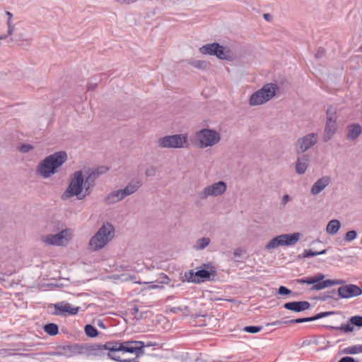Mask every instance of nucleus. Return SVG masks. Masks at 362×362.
Returning <instances> with one entry per match:
<instances>
[{
  "label": "nucleus",
  "mask_w": 362,
  "mask_h": 362,
  "mask_svg": "<svg viewBox=\"0 0 362 362\" xmlns=\"http://www.w3.org/2000/svg\"><path fill=\"white\" fill-rule=\"evenodd\" d=\"M66 160L67 154L65 151H60L50 154L39 162L35 173L44 179H48L59 172Z\"/></svg>",
  "instance_id": "nucleus-3"
},
{
  "label": "nucleus",
  "mask_w": 362,
  "mask_h": 362,
  "mask_svg": "<svg viewBox=\"0 0 362 362\" xmlns=\"http://www.w3.org/2000/svg\"><path fill=\"white\" fill-rule=\"evenodd\" d=\"M211 243V239L208 237H203L198 239L193 245V249L197 251L205 249Z\"/></svg>",
  "instance_id": "nucleus-24"
},
{
  "label": "nucleus",
  "mask_w": 362,
  "mask_h": 362,
  "mask_svg": "<svg viewBox=\"0 0 362 362\" xmlns=\"http://www.w3.org/2000/svg\"><path fill=\"white\" fill-rule=\"evenodd\" d=\"M343 352L346 354H356L362 353V345H355L346 347Z\"/></svg>",
  "instance_id": "nucleus-27"
},
{
  "label": "nucleus",
  "mask_w": 362,
  "mask_h": 362,
  "mask_svg": "<svg viewBox=\"0 0 362 362\" xmlns=\"http://www.w3.org/2000/svg\"><path fill=\"white\" fill-rule=\"evenodd\" d=\"M264 18L266 21H270V20H271L272 16H271V15H270V14H269V13H265V14H264Z\"/></svg>",
  "instance_id": "nucleus-46"
},
{
  "label": "nucleus",
  "mask_w": 362,
  "mask_h": 362,
  "mask_svg": "<svg viewBox=\"0 0 362 362\" xmlns=\"http://www.w3.org/2000/svg\"><path fill=\"white\" fill-rule=\"evenodd\" d=\"M175 310H176V308H173V312H175Z\"/></svg>",
  "instance_id": "nucleus-53"
},
{
  "label": "nucleus",
  "mask_w": 362,
  "mask_h": 362,
  "mask_svg": "<svg viewBox=\"0 0 362 362\" xmlns=\"http://www.w3.org/2000/svg\"><path fill=\"white\" fill-rule=\"evenodd\" d=\"M95 86H96V84H90L88 86L87 89L88 90H93V89H95Z\"/></svg>",
  "instance_id": "nucleus-47"
},
{
  "label": "nucleus",
  "mask_w": 362,
  "mask_h": 362,
  "mask_svg": "<svg viewBox=\"0 0 362 362\" xmlns=\"http://www.w3.org/2000/svg\"><path fill=\"white\" fill-rule=\"evenodd\" d=\"M331 182V178L329 176H323L317 180L310 189V193L316 196L321 193Z\"/></svg>",
  "instance_id": "nucleus-19"
},
{
  "label": "nucleus",
  "mask_w": 362,
  "mask_h": 362,
  "mask_svg": "<svg viewBox=\"0 0 362 362\" xmlns=\"http://www.w3.org/2000/svg\"><path fill=\"white\" fill-rule=\"evenodd\" d=\"M115 236V227L110 223H104L94 235L90 239L88 249L96 252L104 248Z\"/></svg>",
  "instance_id": "nucleus-4"
},
{
  "label": "nucleus",
  "mask_w": 362,
  "mask_h": 362,
  "mask_svg": "<svg viewBox=\"0 0 362 362\" xmlns=\"http://www.w3.org/2000/svg\"><path fill=\"white\" fill-rule=\"evenodd\" d=\"M262 327L258 326H246L243 328V331L248 333H257L262 330Z\"/></svg>",
  "instance_id": "nucleus-34"
},
{
  "label": "nucleus",
  "mask_w": 362,
  "mask_h": 362,
  "mask_svg": "<svg viewBox=\"0 0 362 362\" xmlns=\"http://www.w3.org/2000/svg\"><path fill=\"white\" fill-rule=\"evenodd\" d=\"M192 66L200 69V70H206L209 68V63L204 60H192L189 62Z\"/></svg>",
  "instance_id": "nucleus-25"
},
{
  "label": "nucleus",
  "mask_w": 362,
  "mask_h": 362,
  "mask_svg": "<svg viewBox=\"0 0 362 362\" xmlns=\"http://www.w3.org/2000/svg\"><path fill=\"white\" fill-rule=\"evenodd\" d=\"M322 55H323V51H318L315 56H316V57H320Z\"/></svg>",
  "instance_id": "nucleus-48"
},
{
  "label": "nucleus",
  "mask_w": 362,
  "mask_h": 362,
  "mask_svg": "<svg viewBox=\"0 0 362 362\" xmlns=\"http://www.w3.org/2000/svg\"><path fill=\"white\" fill-rule=\"evenodd\" d=\"M325 275L322 273H317L313 276H309L305 278L299 279L297 282L300 284H313L311 291H320L326 288L342 284L344 281L342 280H332L327 279L324 280Z\"/></svg>",
  "instance_id": "nucleus-9"
},
{
  "label": "nucleus",
  "mask_w": 362,
  "mask_h": 362,
  "mask_svg": "<svg viewBox=\"0 0 362 362\" xmlns=\"http://www.w3.org/2000/svg\"><path fill=\"white\" fill-rule=\"evenodd\" d=\"M292 293V291L288 288L281 286L278 289V293L281 295H289Z\"/></svg>",
  "instance_id": "nucleus-40"
},
{
  "label": "nucleus",
  "mask_w": 362,
  "mask_h": 362,
  "mask_svg": "<svg viewBox=\"0 0 362 362\" xmlns=\"http://www.w3.org/2000/svg\"><path fill=\"white\" fill-rule=\"evenodd\" d=\"M160 148H187L189 146L187 134H176L160 137L157 141Z\"/></svg>",
  "instance_id": "nucleus-8"
},
{
  "label": "nucleus",
  "mask_w": 362,
  "mask_h": 362,
  "mask_svg": "<svg viewBox=\"0 0 362 362\" xmlns=\"http://www.w3.org/2000/svg\"><path fill=\"white\" fill-rule=\"evenodd\" d=\"M45 332L50 336H54L57 334L59 328L56 324L49 323L44 326Z\"/></svg>",
  "instance_id": "nucleus-26"
},
{
  "label": "nucleus",
  "mask_w": 362,
  "mask_h": 362,
  "mask_svg": "<svg viewBox=\"0 0 362 362\" xmlns=\"http://www.w3.org/2000/svg\"><path fill=\"white\" fill-rule=\"evenodd\" d=\"M301 237L300 233H293L291 234H282L272 238L266 245L265 249L267 250L275 249L279 246H291L296 244Z\"/></svg>",
  "instance_id": "nucleus-13"
},
{
  "label": "nucleus",
  "mask_w": 362,
  "mask_h": 362,
  "mask_svg": "<svg viewBox=\"0 0 362 362\" xmlns=\"http://www.w3.org/2000/svg\"><path fill=\"white\" fill-rule=\"evenodd\" d=\"M54 314L57 315H64L66 314L74 315L78 313L79 310L78 307H74L70 303L64 301L54 304Z\"/></svg>",
  "instance_id": "nucleus-17"
},
{
  "label": "nucleus",
  "mask_w": 362,
  "mask_h": 362,
  "mask_svg": "<svg viewBox=\"0 0 362 362\" xmlns=\"http://www.w3.org/2000/svg\"><path fill=\"white\" fill-rule=\"evenodd\" d=\"M356 237H357L356 231L354 230H352L348 231L346 233L344 240L347 242H351V241L355 240L356 238Z\"/></svg>",
  "instance_id": "nucleus-33"
},
{
  "label": "nucleus",
  "mask_w": 362,
  "mask_h": 362,
  "mask_svg": "<svg viewBox=\"0 0 362 362\" xmlns=\"http://www.w3.org/2000/svg\"><path fill=\"white\" fill-rule=\"evenodd\" d=\"M142 182L139 180L130 181L124 188L110 191L104 198L103 202L107 205L116 204L125 197L134 194L141 187Z\"/></svg>",
  "instance_id": "nucleus-5"
},
{
  "label": "nucleus",
  "mask_w": 362,
  "mask_h": 362,
  "mask_svg": "<svg viewBox=\"0 0 362 362\" xmlns=\"http://www.w3.org/2000/svg\"><path fill=\"white\" fill-rule=\"evenodd\" d=\"M86 334L90 337H95L98 335V330L92 325H87L85 327Z\"/></svg>",
  "instance_id": "nucleus-29"
},
{
  "label": "nucleus",
  "mask_w": 362,
  "mask_h": 362,
  "mask_svg": "<svg viewBox=\"0 0 362 362\" xmlns=\"http://www.w3.org/2000/svg\"><path fill=\"white\" fill-rule=\"evenodd\" d=\"M337 109L330 107L326 112V122L322 139L324 142L330 141L338 129Z\"/></svg>",
  "instance_id": "nucleus-11"
},
{
  "label": "nucleus",
  "mask_w": 362,
  "mask_h": 362,
  "mask_svg": "<svg viewBox=\"0 0 362 362\" xmlns=\"http://www.w3.org/2000/svg\"><path fill=\"white\" fill-rule=\"evenodd\" d=\"M311 317H305V318H297L294 320H291L288 322H284L285 324H293V323H302V322H311Z\"/></svg>",
  "instance_id": "nucleus-35"
},
{
  "label": "nucleus",
  "mask_w": 362,
  "mask_h": 362,
  "mask_svg": "<svg viewBox=\"0 0 362 362\" xmlns=\"http://www.w3.org/2000/svg\"><path fill=\"white\" fill-rule=\"evenodd\" d=\"M157 168L155 166H149L146 169L145 175L147 177H154L156 175Z\"/></svg>",
  "instance_id": "nucleus-36"
},
{
  "label": "nucleus",
  "mask_w": 362,
  "mask_h": 362,
  "mask_svg": "<svg viewBox=\"0 0 362 362\" xmlns=\"http://www.w3.org/2000/svg\"><path fill=\"white\" fill-rule=\"evenodd\" d=\"M134 312H135V313H137V312L139 311V309H138L137 308H134Z\"/></svg>",
  "instance_id": "nucleus-51"
},
{
  "label": "nucleus",
  "mask_w": 362,
  "mask_h": 362,
  "mask_svg": "<svg viewBox=\"0 0 362 362\" xmlns=\"http://www.w3.org/2000/svg\"><path fill=\"white\" fill-rule=\"evenodd\" d=\"M332 329L335 330H341L344 332H351L354 330V327L349 324H344L340 327H332Z\"/></svg>",
  "instance_id": "nucleus-31"
},
{
  "label": "nucleus",
  "mask_w": 362,
  "mask_h": 362,
  "mask_svg": "<svg viewBox=\"0 0 362 362\" xmlns=\"http://www.w3.org/2000/svg\"><path fill=\"white\" fill-rule=\"evenodd\" d=\"M277 90V85L272 83H267L250 95L248 100L249 105L259 106L265 104L274 98Z\"/></svg>",
  "instance_id": "nucleus-7"
},
{
  "label": "nucleus",
  "mask_w": 362,
  "mask_h": 362,
  "mask_svg": "<svg viewBox=\"0 0 362 362\" xmlns=\"http://www.w3.org/2000/svg\"><path fill=\"white\" fill-rule=\"evenodd\" d=\"M157 282L160 284H168L170 283L169 277L165 274H160Z\"/></svg>",
  "instance_id": "nucleus-37"
},
{
  "label": "nucleus",
  "mask_w": 362,
  "mask_h": 362,
  "mask_svg": "<svg viewBox=\"0 0 362 362\" xmlns=\"http://www.w3.org/2000/svg\"><path fill=\"white\" fill-rule=\"evenodd\" d=\"M289 200V196L288 194H284L281 199V203L285 205Z\"/></svg>",
  "instance_id": "nucleus-44"
},
{
  "label": "nucleus",
  "mask_w": 362,
  "mask_h": 362,
  "mask_svg": "<svg viewBox=\"0 0 362 362\" xmlns=\"http://www.w3.org/2000/svg\"><path fill=\"white\" fill-rule=\"evenodd\" d=\"M137 0H122V4H132L136 2Z\"/></svg>",
  "instance_id": "nucleus-45"
},
{
  "label": "nucleus",
  "mask_w": 362,
  "mask_h": 362,
  "mask_svg": "<svg viewBox=\"0 0 362 362\" xmlns=\"http://www.w3.org/2000/svg\"><path fill=\"white\" fill-rule=\"evenodd\" d=\"M114 1H116V2L122 4V0H114Z\"/></svg>",
  "instance_id": "nucleus-50"
},
{
  "label": "nucleus",
  "mask_w": 362,
  "mask_h": 362,
  "mask_svg": "<svg viewBox=\"0 0 362 362\" xmlns=\"http://www.w3.org/2000/svg\"><path fill=\"white\" fill-rule=\"evenodd\" d=\"M332 313H333L332 312H322V313H320L317 315H315L313 317H311V320H312V321L317 320L318 319H320V318L329 316V315H332Z\"/></svg>",
  "instance_id": "nucleus-38"
},
{
  "label": "nucleus",
  "mask_w": 362,
  "mask_h": 362,
  "mask_svg": "<svg viewBox=\"0 0 362 362\" xmlns=\"http://www.w3.org/2000/svg\"><path fill=\"white\" fill-rule=\"evenodd\" d=\"M150 285L148 286V289H158V288H163V286L162 285H160L158 283V284H152V283H148Z\"/></svg>",
  "instance_id": "nucleus-42"
},
{
  "label": "nucleus",
  "mask_w": 362,
  "mask_h": 362,
  "mask_svg": "<svg viewBox=\"0 0 362 362\" xmlns=\"http://www.w3.org/2000/svg\"><path fill=\"white\" fill-rule=\"evenodd\" d=\"M6 15L8 17V19H7L8 34H7V35H11L14 31V25L11 23V18L13 17V15L9 11H6Z\"/></svg>",
  "instance_id": "nucleus-28"
},
{
  "label": "nucleus",
  "mask_w": 362,
  "mask_h": 362,
  "mask_svg": "<svg viewBox=\"0 0 362 362\" xmlns=\"http://www.w3.org/2000/svg\"><path fill=\"white\" fill-rule=\"evenodd\" d=\"M354 359L352 357L346 356L341 358L339 362H354Z\"/></svg>",
  "instance_id": "nucleus-43"
},
{
  "label": "nucleus",
  "mask_w": 362,
  "mask_h": 362,
  "mask_svg": "<svg viewBox=\"0 0 362 362\" xmlns=\"http://www.w3.org/2000/svg\"><path fill=\"white\" fill-rule=\"evenodd\" d=\"M227 190V184L226 182L219 180L206 185L198 193L199 199L204 200L209 197H222Z\"/></svg>",
  "instance_id": "nucleus-12"
},
{
  "label": "nucleus",
  "mask_w": 362,
  "mask_h": 362,
  "mask_svg": "<svg viewBox=\"0 0 362 362\" xmlns=\"http://www.w3.org/2000/svg\"><path fill=\"white\" fill-rule=\"evenodd\" d=\"M317 142V134L310 133L298 138L294 144V149L296 153L301 154L309 150Z\"/></svg>",
  "instance_id": "nucleus-15"
},
{
  "label": "nucleus",
  "mask_w": 362,
  "mask_h": 362,
  "mask_svg": "<svg viewBox=\"0 0 362 362\" xmlns=\"http://www.w3.org/2000/svg\"><path fill=\"white\" fill-rule=\"evenodd\" d=\"M245 252V250L241 247L236 248L234 252L233 255L235 257H240Z\"/></svg>",
  "instance_id": "nucleus-41"
},
{
  "label": "nucleus",
  "mask_w": 362,
  "mask_h": 362,
  "mask_svg": "<svg viewBox=\"0 0 362 362\" xmlns=\"http://www.w3.org/2000/svg\"><path fill=\"white\" fill-rule=\"evenodd\" d=\"M341 228V223L337 219H332L327 223L326 226V232L329 235H335L338 233Z\"/></svg>",
  "instance_id": "nucleus-23"
},
{
  "label": "nucleus",
  "mask_w": 362,
  "mask_h": 362,
  "mask_svg": "<svg viewBox=\"0 0 362 362\" xmlns=\"http://www.w3.org/2000/svg\"><path fill=\"white\" fill-rule=\"evenodd\" d=\"M106 170L75 171L70 175L69 185L62 194V199L68 200L74 197L79 200L83 199L92 192L95 181L99 175Z\"/></svg>",
  "instance_id": "nucleus-1"
},
{
  "label": "nucleus",
  "mask_w": 362,
  "mask_h": 362,
  "mask_svg": "<svg viewBox=\"0 0 362 362\" xmlns=\"http://www.w3.org/2000/svg\"><path fill=\"white\" fill-rule=\"evenodd\" d=\"M144 342L139 341H109L104 344L103 349L109 351L107 356L112 360L134 362L135 358L144 354Z\"/></svg>",
  "instance_id": "nucleus-2"
},
{
  "label": "nucleus",
  "mask_w": 362,
  "mask_h": 362,
  "mask_svg": "<svg viewBox=\"0 0 362 362\" xmlns=\"http://www.w3.org/2000/svg\"><path fill=\"white\" fill-rule=\"evenodd\" d=\"M309 165V158L308 156L303 155L297 158L295 170L297 174L303 175L308 170Z\"/></svg>",
  "instance_id": "nucleus-22"
},
{
  "label": "nucleus",
  "mask_w": 362,
  "mask_h": 362,
  "mask_svg": "<svg viewBox=\"0 0 362 362\" xmlns=\"http://www.w3.org/2000/svg\"><path fill=\"white\" fill-rule=\"evenodd\" d=\"M351 325L357 327H362V316L356 315L353 316L349 320Z\"/></svg>",
  "instance_id": "nucleus-32"
},
{
  "label": "nucleus",
  "mask_w": 362,
  "mask_h": 362,
  "mask_svg": "<svg viewBox=\"0 0 362 362\" xmlns=\"http://www.w3.org/2000/svg\"><path fill=\"white\" fill-rule=\"evenodd\" d=\"M346 138L349 141L357 139L362 133V127L359 124L351 123L346 127Z\"/></svg>",
  "instance_id": "nucleus-20"
},
{
  "label": "nucleus",
  "mask_w": 362,
  "mask_h": 362,
  "mask_svg": "<svg viewBox=\"0 0 362 362\" xmlns=\"http://www.w3.org/2000/svg\"><path fill=\"white\" fill-rule=\"evenodd\" d=\"M325 253H326V250H323L319 251V252H315V251H313L312 250H304L303 255V257L306 258V257H314V256L319 255H323Z\"/></svg>",
  "instance_id": "nucleus-30"
},
{
  "label": "nucleus",
  "mask_w": 362,
  "mask_h": 362,
  "mask_svg": "<svg viewBox=\"0 0 362 362\" xmlns=\"http://www.w3.org/2000/svg\"><path fill=\"white\" fill-rule=\"evenodd\" d=\"M184 310H188V308H187V306H185V307L184 308Z\"/></svg>",
  "instance_id": "nucleus-52"
},
{
  "label": "nucleus",
  "mask_w": 362,
  "mask_h": 362,
  "mask_svg": "<svg viewBox=\"0 0 362 362\" xmlns=\"http://www.w3.org/2000/svg\"><path fill=\"white\" fill-rule=\"evenodd\" d=\"M281 324V322L280 321H276V322H274L272 323L273 325H280Z\"/></svg>",
  "instance_id": "nucleus-49"
},
{
  "label": "nucleus",
  "mask_w": 362,
  "mask_h": 362,
  "mask_svg": "<svg viewBox=\"0 0 362 362\" xmlns=\"http://www.w3.org/2000/svg\"><path fill=\"white\" fill-rule=\"evenodd\" d=\"M199 51L202 54L216 56L219 59L228 61L233 59L230 49L216 42L206 44L200 47Z\"/></svg>",
  "instance_id": "nucleus-10"
},
{
  "label": "nucleus",
  "mask_w": 362,
  "mask_h": 362,
  "mask_svg": "<svg viewBox=\"0 0 362 362\" xmlns=\"http://www.w3.org/2000/svg\"><path fill=\"white\" fill-rule=\"evenodd\" d=\"M72 237V230L69 228L62 230L57 234H49L42 237V242L48 245L65 246Z\"/></svg>",
  "instance_id": "nucleus-14"
},
{
  "label": "nucleus",
  "mask_w": 362,
  "mask_h": 362,
  "mask_svg": "<svg viewBox=\"0 0 362 362\" xmlns=\"http://www.w3.org/2000/svg\"><path fill=\"white\" fill-rule=\"evenodd\" d=\"M338 294L341 298H350L362 294L360 287L354 284H348L338 288Z\"/></svg>",
  "instance_id": "nucleus-16"
},
{
  "label": "nucleus",
  "mask_w": 362,
  "mask_h": 362,
  "mask_svg": "<svg viewBox=\"0 0 362 362\" xmlns=\"http://www.w3.org/2000/svg\"><path fill=\"white\" fill-rule=\"evenodd\" d=\"M33 148V146H31L30 144H22L20 148H19V151L22 153H28L29 152L30 150H32Z\"/></svg>",
  "instance_id": "nucleus-39"
},
{
  "label": "nucleus",
  "mask_w": 362,
  "mask_h": 362,
  "mask_svg": "<svg viewBox=\"0 0 362 362\" xmlns=\"http://www.w3.org/2000/svg\"><path fill=\"white\" fill-rule=\"evenodd\" d=\"M210 272L206 269H199L197 272L190 271L185 274V278L189 282L199 283L209 279Z\"/></svg>",
  "instance_id": "nucleus-18"
},
{
  "label": "nucleus",
  "mask_w": 362,
  "mask_h": 362,
  "mask_svg": "<svg viewBox=\"0 0 362 362\" xmlns=\"http://www.w3.org/2000/svg\"><path fill=\"white\" fill-rule=\"evenodd\" d=\"M284 308L294 311V312H301L306 310L310 308V304L308 301H293L286 303L284 305Z\"/></svg>",
  "instance_id": "nucleus-21"
},
{
  "label": "nucleus",
  "mask_w": 362,
  "mask_h": 362,
  "mask_svg": "<svg viewBox=\"0 0 362 362\" xmlns=\"http://www.w3.org/2000/svg\"><path fill=\"white\" fill-rule=\"evenodd\" d=\"M194 137L197 146L202 149L216 146L221 140L220 132L211 128H203L197 131Z\"/></svg>",
  "instance_id": "nucleus-6"
}]
</instances>
